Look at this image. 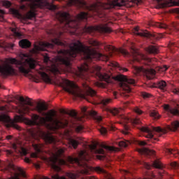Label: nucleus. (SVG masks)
Listing matches in <instances>:
<instances>
[{"label":"nucleus","mask_w":179,"mask_h":179,"mask_svg":"<svg viewBox=\"0 0 179 179\" xmlns=\"http://www.w3.org/2000/svg\"><path fill=\"white\" fill-rule=\"evenodd\" d=\"M89 44L91 46H85L80 41H74L70 44L66 41H60L59 38L52 39V43L42 42L39 45H35L34 50L36 52L45 51V48H54V45L61 47L58 51V56L56 57L55 64H52L51 72L55 75L62 73V72H72L71 61L76 57L78 54L83 55L84 59L92 61V59H102L105 57V61H108L110 57L99 53L96 48L92 47H99L100 43L94 39H90Z\"/></svg>","instance_id":"f257e3e1"},{"label":"nucleus","mask_w":179,"mask_h":179,"mask_svg":"<svg viewBox=\"0 0 179 179\" xmlns=\"http://www.w3.org/2000/svg\"><path fill=\"white\" fill-rule=\"evenodd\" d=\"M18 100L22 105L21 109L19 110V114H20V115L29 114L30 111H37V113L42 114L43 116L41 117L37 114H32L31 120H26V124H27V125L45 127L48 129H50V131H53V132H56L58 129H65L66 128H72L77 134L85 132V127L83 124H82V118L78 116V112L75 110H66L63 109L61 111L62 114H66L71 117V122L69 123L66 119L57 118V111H55V110L51 109L48 112L44 113L43 111L48 110V106H47L45 103L38 102L35 107L30 108L34 106L30 98L27 97L24 99L23 96H20ZM27 106H29V107Z\"/></svg>","instance_id":"f03ea898"},{"label":"nucleus","mask_w":179,"mask_h":179,"mask_svg":"<svg viewBox=\"0 0 179 179\" xmlns=\"http://www.w3.org/2000/svg\"><path fill=\"white\" fill-rule=\"evenodd\" d=\"M117 148L102 144L101 148H97L95 143L87 145L85 150L80 151L78 157H68L67 162L73 164L76 163L78 167H80L81 174H90L92 171V167L87 164L92 159H97L98 160H104L107 156V152H115Z\"/></svg>","instance_id":"7ed1b4c3"},{"label":"nucleus","mask_w":179,"mask_h":179,"mask_svg":"<svg viewBox=\"0 0 179 179\" xmlns=\"http://www.w3.org/2000/svg\"><path fill=\"white\" fill-rule=\"evenodd\" d=\"M92 73L98 78L99 80L106 82L108 84L113 83L114 80L116 82H120V87L122 89L127 93L131 92V86L129 85H135V80L132 78H128L127 76L120 74L113 77L101 69V67L99 66H94L92 69H90L89 65L87 64L81 65L80 67H78L77 70L75 71V75L79 79L83 80H88L89 76Z\"/></svg>","instance_id":"20e7f679"},{"label":"nucleus","mask_w":179,"mask_h":179,"mask_svg":"<svg viewBox=\"0 0 179 179\" xmlns=\"http://www.w3.org/2000/svg\"><path fill=\"white\" fill-rule=\"evenodd\" d=\"M134 62H141L143 64V66H133V72L134 73L138 74L145 73L148 79H153V77L156 75V64H155V59H150L146 55L140 53L136 51L135 49H133L132 53V60L131 64Z\"/></svg>","instance_id":"39448f33"},{"label":"nucleus","mask_w":179,"mask_h":179,"mask_svg":"<svg viewBox=\"0 0 179 179\" xmlns=\"http://www.w3.org/2000/svg\"><path fill=\"white\" fill-rule=\"evenodd\" d=\"M93 15L86 12H80L75 17H71V15L66 12H58L56 17L60 23V27L63 31H70L75 33L79 29V22L80 20H87V17H90Z\"/></svg>","instance_id":"423d86ee"},{"label":"nucleus","mask_w":179,"mask_h":179,"mask_svg":"<svg viewBox=\"0 0 179 179\" xmlns=\"http://www.w3.org/2000/svg\"><path fill=\"white\" fill-rule=\"evenodd\" d=\"M42 136L46 143L54 145L52 152L53 156L52 169H53L55 171H61V167L59 166L66 165V161L61 159V156H62L65 152V148L57 147V138H55L54 136L43 132Z\"/></svg>","instance_id":"0eeeda50"},{"label":"nucleus","mask_w":179,"mask_h":179,"mask_svg":"<svg viewBox=\"0 0 179 179\" xmlns=\"http://www.w3.org/2000/svg\"><path fill=\"white\" fill-rule=\"evenodd\" d=\"M23 57L26 59L21 60H17L15 58L8 59V63L15 65L21 73L27 75L30 73L31 69H36V60L29 57L27 55H23Z\"/></svg>","instance_id":"6e6552de"},{"label":"nucleus","mask_w":179,"mask_h":179,"mask_svg":"<svg viewBox=\"0 0 179 179\" xmlns=\"http://www.w3.org/2000/svg\"><path fill=\"white\" fill-rule=\"evenodd\" d=\"M59 86L63 87L64 90L67 92V93H69V94H73V96H76L77 97H81L82 99L88 101L90 103H92V101H90L86 95L82 94L83 91L80 90L79 86L75 83L69 80L62 79V82L59 83Z\"/></svg>","instance_id":"1a4fd4ad"},{"label":"nucleus","mask_w":179,"mask_h":179,"mask_svg":"<svg viewBox=\"0 0 179 179\" xmlns=\"http://www.w3.org/2000/svg\"><path fill=\"white\" fill-rule=\"evenodd\" d=\"M83 87L85 94L91 97L94 101L99 100V103H101L102 106H107V104L111 103V99L110 98L99 97V95H97V92H96L94 90L92 89L87 83H83Z\"/></svg>","instance_id":"9d476101"},{"label":"nucleus","mask_w":179,"mask_h":179,"mask_svg":"<svg viewBox=\"0 0 179 179\" xmlns=\"http://www.w3.org/2000/svg\"><path fill=\"white\" fill-rule=\"evenodd\" d=\"M143 164L146 170H150L152 167H155V169H159L160 170L159 174L161 178L164 177V176H167V173L164 172L163 169H163V165L162 164V162H160V161L157 159L153 162L152 164L147 162H143Z\"/></svg>","instance_id":"9b49d317"},{"label":"nucleus","mask_w":179,"mask_h":179,"mask_svg":"<svg viewBox=\"0 0 179 179\" xmlns=\"http://www.w3.org/2000/svg\"><path fill=\"white\" fill-rule=\"evenodd\" d=\"M88 33H92V31H99V33H111L113 29L108 27V24H101L96 27H88L87 28Z\"/></svg>","instance_id":"f8f14e48"},{"label":"nucleus","mask_w":179,"mask_h":179,"mask_svg":"<svg viewBox=\"0 0 179 179\" xmlns=\"http://www.w3.org/2000/svg\"><path fill=\"white\" fill-rule=\"evenodd\" d=\"M135 34L136 36H140L141 37H146L147 38H150V40H159L160 36L157 34H150L147 30H140L139 28H135Z\"/></svg>","instance_id":"ddd939ff"},{"label":"nucleus","mask_w":179,"mask_h":179,"mask_svg":"<svg viewBox=\"0 0 179 179\" xmlns=\"http://www.w3.org/2000/svg\"><path fill=\"white\" fill-rule=\"evenodd\" d=\"M142 132H146L148 134L147 138H150V139H153V132H159L161 134H166V131L163 129L155 127H141Z\"/></svg>","instance_id":"4468645a"},{"label":"nucleus","mask_w":179,"mask_h":179,"mask_svg":"<svg viewBox=\"0 0 179 179\" xmlns=\"http://www.w3.org/2000/svg\"><path fill=\"white\" fill-rule=\"evenodd\" d=\"M82 113L84 114V115H90V117H92L96 122H101L103 117L97 113L95 110H87V108L83 107L81 108Z\"/></svg>","instance_id":"2eb2a0df"},{"label":"nucleus","mask_w":179,"mask_h":179,"mask_svg":"<svg viewBox=\"0 0 179 179\" xmlns=\"http://www.w3.org/2000/svg\"><path fill=\"white\" fill-rule=\"evenodd\" d=\"M129 121H131V122H132V124H134V125H139V124H141V120L138 117H136L134 119L132 120H129V118L128 117H125L124 118V130L122 131V134H124V135H129V125L127 124H128V122H129Z\"/></svg>","instance_id":"dca6fc26"},{"label":"nucleus","mask_w":179,"mask_h":179,"mask_svg":"<svg viewBox=\"0 0 179 179\" xmlns=\"http://www.w3.org/2000/svg\"><path fill=\"white\" fill-rule=\"evenodd\" d=\"M164 109L165 110L166 114L168 115H171L173 117V115H179V110L177 109V108H173L170 106V105L165 104L164 106Z\"/></svg>","instance_id":"f3484780"},{"label":"nucleus","mask_w":179,"mask_h":179,"mask_svg":"<svg viewBox=\"0 0 179 179\" xmlns=\"http://www.w3.org/2000/svg\"><path fill=\"white\" fill-rule=\"evenodd\" d=\"M1 73L4 76H9V75H15L16 73L15 71V69H13L12 66L6 64L1 69Z\"/></svg>","instance_id":"a211bd4d"},{"label":"nucleus","mask_w":179,"mask_h":179,"mask_svg":"<svg viewBox=\"0 0 179 179\" xmlns=\"http://www.w3.org/2000/svg\"><path fill=\"white\" fill-rule=\"evenodd\" d=\"M32 146L35 150L36 152H33L31 154V157L33 159H37L38 157V153H41L43 152V144H37V143H33Z\"/></svg>","instance_id":"6ab92c4d"},{"label":"nucleus","mask_w":179,"mask_h":179,"mask_svg":"<svg viewBox=\"0 0 179 179\" xmlns=\"http://www.w3.org/2000/svg\"><path fill=\"white\" fill-rule=\"evenodd\" d=\"M156 87L160 89L162 92H167V90L170 89V85L167 84L164 80H160L157 83Z\"/></svg>","instance_id":"aec40b11"},{"label":"nucleus","mask_w":179,"mask_h":179,"mask_svg":"<svg viewBox=\"0 0 179 179\" xmlns=\"http://www.w3.org/2000/svg\"><path fill=\"white\" fill-rule=\"evenodd\" d=\"M138 152L139 153H141V155H147L148 156L155 155V150L146 148L140 149Z\"/></svg>","instance_id":"412c9836"},{"label":"nucleus","mask_w":179,"mask_h":179,"mask_svg":"<svg viewBox=\"0 0 179 179\" xmlns=\"http://www.w3.org/2000/svg\"><path fill=\"white\" fill-rule=\"evenodd\" d=\"M106 110L108 113H110L113 115H117V117H120L121 115V111H122V109H118L117 108H106Z\"/></svg>","instance_id":"4be33fe9"},{"label":"nucleus","mask_w":179,"mask_h":179,"mask_svg":"<svg viewBox=\"0 0 179 179\" xmlns=\"http://www.w3.org/2000/svg\"><path fill=\"white\" fill-rule=\"evenodd\" d=\"M80 141V138L77 137L76 139L75 138H70L69 140V143L73 148V149H76L78 146H79V141Z\"/></svg>","instance_id":"5701e85b"},{"label":"nucleus","mask_w":179,"mask_h":179,"mask_svg":"<svg viewBox=\"0 0 179 179\" xmlns=\"http://www.w3.org/2000/svg\"><path fill=\"white\" fill-rule=\"evenodd\" d=\"M36 72L37 73H38V75H40L42 79L45 80V82H50L51 80L50 76H48V74H47V73L41 71V70H36Z\"/></svg>","instance_id":"b1692460"},{"label":"nucleus","mask_w":179,"mask_h":179,"mask_svg":"<svg viewBox=\"0 0 179 179\" xmlns=\"http://www.w3.org/2000/svg\"><path fill=\"white\" fill-rule=\"evenodd\" d=\"M145 50L149 54H158L159 53V48H157V46L155 45H150L148 48H146Z\"/></svg>","instance_id":"393cba45"},{"label":"nucleus","mask_w":179,"mask_h":179,"mask_svg":"<svg viewBox=\"0 0 179 179\" xmlns=\"http://www.w3.org/2000/svg\"><path fill=\"white\" fill-rule=\"evenodd\" d=\"M19 45L22 48H29L31 45V43L27 39H22L20 41Z\"/></svg>","instance_id":"a878e982"},{"label":"nucleus","mask_w":179,"mask_h":179,"mask_svg":"<svg viewBox=\"0 0 179 179\" xmlns=\"http://www.w3.org/2000/svg\"><path fill=\"white\" fill-rule=\"evenodd\" d=\"M103 48L106 50V51H110V52H117V48H115L113 45L104 44Z\"/></svg>","instance_id":"bb28decb"},{"label":"nucleus","mask_w":179,"mask_h":179,"mask_svg":"<svg viewBox=\"0 0 179 179\" xmlns=\"http://www.w3.org/2000/svg\"><path fill=\"white\" fill-rule=\"evenodd\" d=\"M111 65L115 68H118L119 71H123V72H128V69L120 66V64H118L117 62H113L111 63Z\"/></svg>","instance_id":"cd10ccee"},{"label":"nucleus","mask_w":179,"mask_h":179,"mask_svg":"<svg viewBox=\"0 0 179 179\" xmlns=\"http://www.w3.org/2000/svg\"><path fill=\"white\" fill-rule=\"evenodd\" d=\"M179 128V121L176 120L171 123V127H170L171 131H173V132H176L177 129Z\"/></svg>","instance_id":"c85d7f7f"},{"label":"nucleus","mask_w":179,"mask_h":179,"mask_svg":"<svg viewBox=\"0 0 179 179\" xmlns=\"http://www.w3.org/2000/svg\"><path fill=\"white\" fill-rule=\"evenodd\" d=\"M116 145H118L120 148H127L128 145H129V141H116L115 142Z\"/></svg>","instance_id":"c756f323"},{"label":"nucleus","mask_w":179,"mask_h":179,"mask_svg":"<svg viewBox=\"0 0 179 179\" xmlns=\"http://www.w3.org/2000/svg\"><path fill=\"white\" fill-rule=\"evenodd\" d=\"M150 115L155 120H159V118H160V115H159V113H157L156 110H152L150 113Z\"/></svg>","instance_id":"7c9ffc66"},{"label":"nucleus","mask_w":179,"mask_h":179,"mask_svg":"<svg viewBox=\"0 0 179 179\" xmlns=\"http://www.w3.org/2000/svg\"><path fill=\"white\" fill-rule=\"evenodd\" d=\"M9 116L5 114L0 115L1 122H9Z\"/></svg>","instance_id":"2f4dec72"},{"label":"nucleus","mask_w":179,"mask_h":179,"mask_svg":"<svg viewBox=\"0 0 179 179\" xmlns=\"http://www.w3.org/2000/svg\"><path fill=\"white\" fill-rule=\"evenodd\" d=\"M11 31L13 34L15 36V37H17L18 38H20V37H22V34L17 31V29H16L15 28H12Z\"/></svg>","instance_id":"473e14b6"},{"label":"nucleus","mask_w":179,"mask_h":179,"mask_svg":"<svg viewBox=\"0 0 179 179\" xmlns=\"http://www.w3.org/2000/svg\"><path fill=\"white\" fill-rule=\"evenodd\" d=\"M45 5H47L50 10H55V9H57V6L52 3H48V1H45Z\"/></svg>","instance_id":"72a5a7b5"},{"label":"nucleus","mask_w":179,"mask_h":179,"mask_svg":"<svg viewBox=\"0 0 179 179\" xmlns=\"http://www.w3.org/2000/svg\"><path fill=\"white\" fill-rule=\"evenodd\" d=\"M170 166L171 169H173L174 170H177L179 167V164L177 163V162H171Z\"/></svg>","instance_id":"f704fd0d"},{"label":"nucleus","mask_w":179,"mask_h":179,"mask_svg":"<svg viewBox=\"0 0 179 179\" xmlns=\"http://www.w3.org/2000/svg\"><path fill=\"white\" fill-rule=\"evenodd\" d=\"M156 27H159V29H167L168 26L166 24L158 22L156 24Z\"/></svg>","instance_id":"c9c22d12"},{"label":"nucleus","mask_w":179,"mask_h":179,"mask_svg":"<svg viewBox=\"0 0 179 179\" xmlns=\"http://www.w3.org/2000/svg\"><path fill=\"white\" fill-rule=\"evenodd\" d=\"M99 131L101 134V135H106L107 134V129H106V128H104L103 127H101L99 129Z\"/></svg>","instance_id":"e433bc0d"},{"label":"nucleus","mask_w":179,"mask_h":179,"mask_svg":"<svg viewBox=\"0 0 179 179\" xmlns=\"http://www.w3.org/2000/svg\"><path fill=\"white\" fill-rule=\"evenodd\" d=\"M171 90L172 92L174 93V94H178V96H179V88H177L174 87V85H172Z\"/></svg>","instance_id":"4c0bfd02"},{"label":"nucleus","mask_w":179,"mask_h":179,"mask_svg":"<svg viewBox=\"0 0 179 179\" xmlns=\"http://www.w3.org/2000/svg\"><path fill=\"white\" fill-rule=\"evenodd\" d=\"M3 6H6V8H10V6H12V3L9 1H3Z\"/></svg>","instance_id":"58836bf2"},{"label":"nucleus","mask_w":179,"mask_h":179,"mask_svg":"<svg viewBox=\"0 0 179 179\" xmlns=\"http://www.w3.org/2000/svg\"><path fill=\"white\" fill-rule=\"evenodd\" d=\"M11 13H13V15H15V16H20V13H19V10H17L15 8L11 9Z\"/></svg>","instance_id":"ea45409f"},{"label":"nucleus","mask_w":179,"mask_h":179,"mask_svg":"<svg viewBox=\"0 0 179 179\" xmlns=\"http://www.w3.org/2000/svg\"><path fill=\"white\" fill-rule=\"evenodd\" d=\"M167 69H169L167 66H162L159 67V72H166V71Z\"/></svg>","instance_id":"a19ab883"},{"label":"nucleus","mask_w":179,"mask_h":179,"mask_svg":"<svg viewBox=\"0 0 179 179\" xmlns=\"http://www.w3.org/2000/svg\"><path fill=\"white\" fill-rule=\"evenodd\" d=\"M134 112H136V114H138V115H141V114H142L143 113V111H142L139 108L136 107L134 108Z\"/></svg>","instance_id":"79ce46f5"},{"label":"nucleus","mask_w":179,"mask_h":179,"mask_svg":"<svg viewBox=\"0 0 179 179\" xmlns=\"http://www.w3.org/2000/svg\"><path fill=\"white\" fill-rule=\"evenodd\" d=\"M3 15H5V11L0 10V22H3Z\"/></svg>","instance_id":"37998d69"},{"label":"nucleus","mask_w":179,"mask_h":179,"mask_svg":"<svg viewBox=\"0 0 179 179\" xmlns=\"http://www.w3.org/2000/svg\"><path fill=\"white\" fill-rule=\"evenodd\" d=\"M142 96L143 97V99H149V97H150V94L147 92H143Z\"/></svg>","instance_id":"c03bdc74"},{"label":"nucleus","mask_w":179,"mask_h":179,"mask_svg":"<svg viewBox=\"0 0 179 179\" xmlns=\"http://www.w3.org/2000/svg\"><path fill=\"white\" fill-rule=\"evenodd\" d=\"M12 148H13V150H15V152H20V150H17V144L13 143L12 144Z\"/></svg>","instance_id":"a18cd8bd"},{"label":"nucleus","mask_w":179,"mask_h":179,"mask_svg":"<svg viewBox=\"0 0 179 179\" xmlns=\"http://www.w3.org/2000/svg\"><path fill=\"white\" fill-rule=\"evenodd\" d=\"M45 64H48V62H51V61L50 60V57H48V56H45L44 57V59H43Z\"/></svg>","instance_id":"49530a36"},{"label":"nucleus","mask_w":179,"mask_h":179,"mask_svg":"<svg viewBox=\"0 0 179 179\" xmlns=\"http://www.w3.org/2000/svg\"><path fill=\"white\" fill-rule=\"evenodd\" d=\"M138 145H140L141 146H145L146 142H145V141H139L138 142Z\"/></svg>","instance_id":"de8ad7c7"},{"label":"nucleus","mask_w":179,"mask_h":179,"mask_svg":"<svg viewBox=\"0 0 179 179\" xmlns=\"http://www.w3.org/2000/svg\"><path fill=\"white\" fill-rule=\"evenodd\" d=\"M136 5H140V3H142V0H134V1Z\"/></svg>","instance_id":"09e8293b"},{"label":"nucleus","mask_w":179,"mask_h":179,"mask_svg":"<svg viewBox=\"0 0 179 179\" xmlns=\"http://www.w3.org/2000/svg\"><path fill=\"white\" fill-rule=\"evenodd\" d=\"M24 162H25L26 163H31V159H30V158L26 157V158L24 159Z\"/></svg>","instance_id":"8fccbe9b"},{"label":"nucleus","mask_w":179,"mask_h":179,"mask_svg":"<svg viewBox=\"0 0 179 179\" xmlns=\"http://www.w3.org/2000/svg\"><path fill=\"white\" fill-rule=\"evenodd\" d=\"M5 110H6L5 106H0V111H5Z\"/></svg>","instance_id":"3c124183"},{"label":"nucleus","mask_w":179,"mask_h":179,"mask_svg":"<svg viewBox=\"0 0 179 179\" xmlns=\"http://www.w3.org/2000/svg\"><path fill=\"white\" fill-rule=\"evenodd\" d=\"M122 52L124 54V55H129V53L125 50H122Z\"/></svg>","instance_id":"603ef678"},{"label":"nucleus","mask_w":179,"mask_h":179,"mask_svg":"<svg viewBox=\"0 0 179 179\" xmlns=\"http://www.w3.org/2000/svg\"><path fill=\"white\" fill-rule=\"evenodd\" d=\"M113 95L114 96L115 99H117V92H113Z\"/></svg>","instance_id":"864d4df0"},{"label":"nucleus","mask_w":179,"mask_h":179,"mask_svg":"<svg viewBox=\"0 0 179 179\" xmlns=\"http://www.w3.org/2000/svg\"><path fill=\"white\" fill-rule=\"evenodd\" d=\"M17 121H20L22 118V116H17Z\"/></svg>","instance_id":"5fc2aeb1"},{"label":"nucleus","mask_w":179,"mask_h":179,"mask_svg":"<svg viewBox=\"0 0 179 179\" xmlns=\"http://www.w3.org/2000/svg\"><path fill=\"white\" fill-rule=\"evenodd\" d=\"M6 138L8 141H10V139H12V136H7Z\"/></svg>","instance_id":"6e6d98bb"},{"label":"nucleus","mask_w":179,"mask_h":179,"mask_svg":"<svg viewBox=\"0 0 179 179\" xmlns=\"http://www.w3.org/2000/svg\"><path fill=\"white\" fill-rule=\"evenodd\" d=\"M7 153H8V155H12V151L8 150V151H7Z\"/></svg>","instance_id":"4d7b16f0"},{"label":"nucleus","mask_w":179,"mask_h":179,"mask_svg":"<svg viewBox=\"0 0 179 179\" xmlns=\"http://www.w3.org/2000/svg\"><path fill=\"white\" fill-rule=\"evenodd\" d=\"M31 138H34V133H31Z\"/></svg>","instance_id":"13d9d810"},{"label":"nucleus","mask_w":179,"mask_h":179,"mask_svg":"<svg viewBox=\"0 0 179 179\" xmlns=\"http://www.w3.org/2000/svg\"><path fill=\"white\" fill-rule=\"evenodd\" d=\"M123 173H124V174H127L128 171H123Z\"/></svg>","instance_id":"bf43d9fd"},{"label":"nucleus","mask_w":179,"mask_h":179,"mask_svg":"<svg viewBox=\"0 0 179 179\" xmlns=\"http://www.w3.org/2000/svg\"><path fill=\"white\" fill-rule=\"evenodd\" d=\"M127 104H129V102H127Z\"/></svg>","instance_id":"052dcab7"},{"label":"nucleus","mask_w":179,"mask_h":179,"mask_svg":"<svg viewBox=\"0 0 179 179\" xmlns=\"http://www.w3.org/2000/svg\"><path fill=\"white\" fill-rule=\"evenodd\" d=\"M152 142H154L153 140H152Z\"/></svg>","instance_id":"680f3d73"},{"label":"nucleus","mask_w":179,"mask_h":179,"mask_svg":"<svg viewBox=\"0 0 179 179\" xmlns=\"http://www.w3.org/2000/svg\"><path fill=\"white\" fill-rule=\"evenodd\" d=\"M0 87H1V85H0Z\"/></svg>","instance_id":"e2e57ef3"}]
</instances>
